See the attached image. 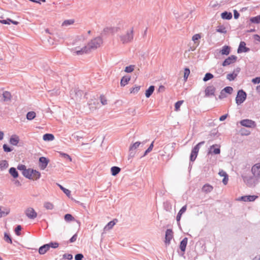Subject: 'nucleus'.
Masks as SVG:
<instances>
[{
  "label": "nucleus",
  "mask_w": 260,
  "mask_h": 260,
  "mask_svg": "<svg viewBox=\"0 0 260 260\" xmlns=\"http://www.w3.org/2000/svg\"><path fill=\"white\" fill-rule=\"evenodd\" d=\"M120 32L117 36L118 42L122 45L132 43L134 38V27L127 24H122L118 28Z\"/></svg>",
  "instance_id": "obj_1"
},
{
  "label": "nucleus",
  "mask_w": 260,
  "mask_h": 260,
  "mask_svg": "<svg viewBox=\"0 0 260 260\" xmlns=\"http://www.w3.org/2000/svg\"><path fill=\"white\" fill-rule=\"evenodd\" d=\"M103 44V40L101 37H96L91 40L86 46L82 48L80 50H77L76 55H82L90 52L92 49H95L100 47Z\"/></svg>",
  "instance_id": "obj_2"
},
{
  "label": "nucleus",
  "mask_w": 260,
  "mask_h": 260,
  "mask_svg": "<svg viewBox=\"0 0 260 260\" xmlns=\"http://www.w3.org/2000/svg\"><path fill=\"white\" fill-rule=\"evenodd\" d=\"M23 175L26 178L33 180H37L41 177L39 172L32 169H25L23 171Z\"/></svg>",
  "instance_id": "obj_3"
},
{
  "label": "nucleus",
  "mask_w": 260,
  "mask_h": 260,
  "mask_svg": "<svg viewBox=\"0 0 260 260\" xmlns=\"http://www.w3.org/2000/svg\"><path fill=\"white\" fill-rule=\"evenodd\" d=\"M85 38L83 36H79L76 39L74 43L75 47L74 52L75 54H76V52L77 50H80L82 48H83L84 46H86L85 45Z\"/></svg>",
  "instance_id": "obj_4"
},
{
  "label": "nucleus",
  "mask_w": 260,
  "mask_h": 260,
  "mask_svg": "<svg viewBox=\"0 0 260 260\" xmlns=\"http://www.w3.org/2000/svg\"><path fill=\"white\" fill-rule=\"evenodd\" d=\"M59 244L57 242H51L41 246L39 249L40 254H44L49 250L50 247L56 248L58 247Z\"/></svg>",
  "instance_id": "obj_5"
},
{
  "label": "nucleus",
  "mask_w": 260,
  "mask_h": 260,
  "mask_svg": "<svg viewBox=\"0 0 260 260\" xmlns=\"http://www.w3.org/2000/svg\"><path fill=\"white\" fill-rule=\"evenodd\" d=\"M204 141L201 142L193 148L192 150H191V152L190 156V161H193L195 160L198 156L200 146L202 144H204Z\"/></svg>",
  "instance_id": "obj_6"
},
{
  "label": "nucleus",
  "mask_w": 260,
  "mask_h": 260,
  "mask_svg": "<svg viewBox=\"0 0 260 260\" xmlns=\"http://www.w3.org/2000/svg\"><path fill=\"white\" fill-rule=\"evenodd\" d=\"M246 98V93L243 90L238 91L236 98V102L238 105H240L244 102Z\"/></svg>",
  "instance_id": "obj_7"
},
{
  "label": "nucleus",
  "mask_w": 260,
  "mask_h": 260,
  "mask_svg": "<svg viewBox=\"0 0 260 260\" xmlns=\"http://www.w3.org/2000/svg\"><path fill=\"white\" fill-rule=\"evenodd\" d=\"M220 153V146L214 144L210 146L208 151V154H219Z\"/></svg>",
  "instance_id": "obj_8"
},
{
  "label": "nucleus",
  "mask_w": 260,
  "mask_h": 260,
  "mask_svg": "<svg viewBox=\"0 0 260 260\" xmlns=\"http://www.w3.org/2000/svg\"><path fill=\"white\" fill-rule=\"evenodd\" d=\"M240 124L244 126L247 127L254 128L256 126V124L254 121L250 119H244L240 121Z\"/></svg>",
  "instance_id": "obj_9"
},
{
  "label": "nucleus",
  "mask_w": 260,
  "mask_h": 260,
  "mask_svg": "<svg viewBox=\"0 0 260 260\" xmlns=\"http://www.w3.org/2000/svg\"><path fill=\"white\" fill-rule=\"evenodd\" d=\"M25 213L27 217L30 219H34L37 216V213L32 208H27L25 210Z\"/></svg>",
  "instance_id": "obj_10"
},
{
  "label": "nucleus",
  "mask_w": 260,
  "mask_h": 260,
  "mask_svg": "<svg viewBox=\"0 0 260 260\" xmlns=\"http://www.w3.org/2000/svg\"><path fill=\"white\" fill-rule=\"evenodd\" d=\"M252 174L255 177H260V162L256 164L251 168Z\"/></svg>",
  "instance_id": "obj_11"
},
{
  "label": "nucleus",
  "mask_w": 260,
  "mask_h": 260,
  "mask_svg": "<svg viewBox=\"0 0 260 260\" xmlns=\"http://www.w3.org/2000/svg\"><path fill=\"white\" fill-rule=\"evenodd\" d=\"M237 58V57L236 56L231 55L225 59V60L222 62V65L225 67L228 65H230L232 63H233L235 62H236Z\"/></svg>",
  "instance_id": "obj_12"
},
{
  "label": "nucleus",
  "mask_w": 260,
  "mask_h": 260,
  "mask_svg": "<svg viewBox=\"0 0 260 260\" xmlns=\"http://www.w3.org/2000/svg\"><path fill=\"white\" fill-rule=\"evenodd\" d=\"M39 167L41 170H44L47 166L49 160L45 157H41L39 159Z\"/></svg>",
  "instance_id": "obj_13"
},
{
  "label": "nucleus",
  "mask_w": 260,
  "mask_h": 260,
  "mask_svg": "<svg viewBox=\"0 0 260 260\" xmlns=\"http://www.w3.org/2000/svg\"><path fill=\"white\" fill-rule=\"evenodd\" d=\"M257 198L258 196H245L241 197L238 200L244 202H252L255 201Z\"/></svg>",
  "instance_id": "obj_14"
},
{
  "label": "nucleus",
  "mask_w": 260,
  "mask_h": 260,
  "mask_svg": "<svg viewBox=\"0 0 260 260\" xmlns=\"http://www.w3.org/2000/svg\"><path fill=\"white\" fill-rule=\"evenodd\" d=\"M173 237V233L172 230L168 229L166 232L165 243L169 244Z\"/></svg>",
  "instance_id": "obj_15"
},
{
  "label": "nucleus",
  "mask_w": 260,
  "mask_h": 260,
  "mask_svg": "<svg viewBox=\"0 0 260 260\" xmlns=\"http://www.w3.org/2000/svg\"><path fill=\"white\" fill-rule=\"evenodd\" d=\"M117 219H114L112 221H111L109 222H108V224L104 228V231H108L112 229L113 227L117 222Z\"/></svg>",
  "instance_id": "obj_16"
},
{
  "label": "nucleus",
  "mask_w": 260,
  "mask_h": 260,
  "mask_svg": "<svg viewBox=\"0 0 260 260\" xmlns=\"http://www.w3.org/2000/svg\"><path fill=\"white\" fill-rule=\"evenodd\" d=\"M215 91V88L213 86H208L205 90V95L207 96L213 95L214 94Z\"/></svg>",
  "instance_id": "obj_17"
},
{
  "label": "nucleus",
  "mask_w": 260,
  "mask_h": 260,
  "mask_svg": "<svg viewBox=\"0 0 260 260\" xmlns=\"http://www.w3.org/2000/svg\"><path fill=\"white\" fill-rule=\"evenodd\" d=\"M249 50V49L246 47V43L244 42H241L238 49V53L246 52Z\"/></svg>",
  "instance_id": "obj_18"
},
{
  "label": "nucleus",
  "mask_w": 260,
  "mask_h": 260,
  "mask_svg": "<svg viewBox=\"0 0 260 260\" xmlns=\"http://www.w3.org/2000/svg\"><path fill=\"white\" fill-rule=\"evenodd\" d=\"M10 143L13 145H17L19 142V138L16 135H13L10 139Z\"/></svg>",
  "instance_id": "obj_19"
},
{
  "label": "nucleus",
  "mask_w": 260,
  "mask_h": 260,
  "mask_svg": "<svg viewBox=\"0 0 260 260\" xmlns=\"http://www.w3.org/2000/svg\"><path fill=\"white\" fill-rule=\"evenodd\" d=\"M218 174L220 176L223 177L222 182L224 185H226L229 181L228 175L224 171L221 170L219 171Z\"/></svg>",
  "instance_id": "obj_20"
},
{
  "label": "nucleus",
  "mask_w": 260,
  "mask_h": 260,
  "mask_svg": "<svg viewBox=\"0 0 260 260\" xmlns=\"http://www.w3.org/2000/svg\"><path fill=\"white\" fill-rule=\"evenodd\" d=\"M202 38L201 34H197L194 35L192 37V40L194 44L197 46H199L200 44V39Z\"/></svg>",
  "instance_id": "obj_21"
},
{
  "label": "nucleus",
  "mask_w": 260,
  "mask_h": 260,
  "mask_svg": "<svg viewBox=\"0 0 260 260\" xmlns=\"http://www.w3.org/2000/svg\"><path fill=\"white\" fill-rule=\"evenodd\" d=\"M186 209L187 206L185 205L179 210L176 217V219L178 222L180 221L182 215L186 211Z\"/></svg>",
  "instance_id": "obj_22"
},
{
  "label": "nucleus",
  "mask_w": 260,
  "mask_h": 260,
  "mask_svg": "<svg viewBox=\"0 0 260 260\" xmlns=\"http://www.w3.org/2000/svg\"><path fill=\"white\" fill-rule=\"evenodd\" d=\"M187 238H184L181 242L180 244V248L181 250L184 252L187 243Z\"/></svg>",
  "instance_id": "obj_23"
},
{
  "label": "nucleus",
  "mask_w": 260,
  "mask_h": 260,
  "mask_svg": "<svg viewBox=\"0 0 260 260\" xmlns=\"http://www.w3.org/2000/svg\"><path fill=\"white\" fill-rule=\"evenodd\" d=\"M212 186L207 184L204 185L202 187V191L205 193L210 192L213 190Z\"/></svg>",
  "instance_id": "obj_24"
},
{
  "label": "nucleus",
  "mask_w": 260,
  "mask_h": 260,
  "mask_svg": "<svg viewBox=\"0 0 260 260\" xmlns=\"http://www.w3.org/2000/svg\"><path fill=\"white\" fill-rule=\"evenodd\" d=\"M220 52L222 55H229L230 52V47L228 46H224Z\"/></svg>",
  "instance_id": "obj_25"
},
{
  "label": "nucleus",
  "mask_w": 260,
  "mask_h": 260,
  "mask_svg": "<svg viewBox=\"0 0 260 260\" xmlns=\"http://www.w3.org/2000/svg\"><path fill=\"white\" fill-rule=\"evenodd\" d=\"M43 139L44 141H53L54 139L53 135L51 134H46L43 135Z\"/></svg>",
  "instance_id": "obj_26"
},
{
  "label": "nucleus",
  "mask_w": 260,
  "mask_h": 260,
  "mask_svg": "<svg viewBox=\"0 0 260 260\" xmlns=\"http://www.w3.org/2000/svg\"><path fill=\"white\" fill-rule=\"evenodd\" d=\"M221 16L223 19L230 20L232 18V14L230 12H224L221 13Z\"/></svg>",
  "instance_id": "obj_27"
},
{
  "label": "nucleus",
  "mask_w": 260,
  "mask_h": 260,
  "mask_svg": "<svg viewBox=\"0 0 260 260\" xmlns=\"http://www.w3.org/2000/svg\"><path fill=\"white\" fill-rule=\"evenodd\" d=\"M9 173L14 178H16L18 177V173L16 171L15 168L12 167L9 169Z\"/></svg>",
  "instance_id": "obj_28"
},
{
  "label": "nucleus",
  "mask_w": 260,
  "mask_h": 260,
  "mask_svg": "<svg viewBox=\"0 0 260 260\" xmlns=\"http://www.w3.org/2000/svg\"><path fill=\"white\" fill-rule=\"evenodd\" d=\"M131 79V77L128 76H124L122 78L120 84L121 86H124L126 85Z\"/></svg>",
  "instance_id": "obj_29"
},
{
  "label": "nucleus",
  "mask_w": 260,
  "mask_h": 260,
  "mask_svg": "<svg viewBox=\"0 0 260 260\" xmlns=\"http://www.w3.org/2000/svg\"><path fill=\"white\" fill-rule=\"evenodd\" d=\"M3 96L4 101H10L12 97L11 93L7 91L3 92Z\"/></svg>",
  "instance_id": "obj_30"
},
{
  "label": "nucleus",
  "mask_w": 260,
  "mask_h": 260,
  "mask_svg": "<svg viewBox=\"0 0 260 260\" xmlns=\"http://www.w3.org/2000/svg\"><path fill=\"white\" fill-rule=\"evenodd\" d=\"M154 90V86H150L149 88L146 90L145 92V96L147 98H149L150 96V95L152 94Z\"/></svg>",
  "instance_id": "obj_31"
},
{
  "label": "nucleus",
  "mask_w": 260,
  "mask_h": 260,
  "mask_svg": "<svg viewBox=\"0 0 260 260\" xmlns=\"http://www.w3.org/2000/svg\"><path fill=\"white\" fill-rule=\"evenodd\" d=\"M9 166L8 161L6 160H3L0 161V169L2 170L7 169Z\"/></svg>",
  "instance_id": "obj_32"
},
{
  "label": "nucleus",
  "mask_w": 260,
  "mask_h": 260,
  "mask_svg": "<svg viewBox=\"0 0 260 260\" xmlns=\"http://www.w3.org/2000/svg\"><path fill=\"white\" fill-rule=\"evenodd\" d=\"M111 171L113 176H116L120 172V169L117 167H113L111 169Z\"/></svg>",
  "instance_id": "obj_33"
},
{
  "label": "nucleus",
  "mask_w": 260,
  "mask_h": 260,
  "mask_svg": "<svg viewBox=\"0 0 260 260\" xmlns=\"http://www.w3.org/2000/svg\"><path fill=\"white\" fill-rule=\"evenodd\" d=\"M140 144L141 142H136L134 144H132L129 148V151L135 150L140 146Z\"/></svg>",
  "instance_id": "obj_34"
},
{
  "label": "nucleus",
  "mask_w": 260,
  "mask_h": 260,
  "mask_svg": "<svg viewBox=\"0 0 260 260\" xmlns=\"http://www.w3.org/2000/svg\"><path fill=\"white\" fill-rule=\"evenodd\" d=\"M216 31L220 33L226 34L227 31L226 28L223 25H219L217 26Z\"/></svg>",
  "instance_id": "obj_35"
},
{
  "label": "nucleus",
  "mask_w": 260,
  "mask_h": 260,
  "mask_svg": "<svg viewBox=\"0 0 260 260\" xmlns=\"http://www.w3.org/2000/svg\"><path fill=\"white\" fill-rule=\"evenodd\" d=\"M237 76V74L234 72L233 73L229 74L227 75L226 78L229 81L234 80Z\"/></svg>",
  "instance_id": "obj_36"
},
{
  "label": "nucleus",
  "mask_w": 260,
  "mask_h": 260,
  "mask_svg": "<svg viewBox=\"0 0 260 260\" xmlns=\"http://www.w3.org/2000/svg\"><path fill=\"white\" fill-rule=\"evenodd\" d=\"M36 117V113L31 111L29 112L26 115V118L28 120H32Z\"/></svg>",
  "instance_id": "obj_37"
},
{
  "label": "nucleus",
  "mask_w": 260,
  "mask_h": 260,
  "mask_svg": "<svg viewBox=\"0 0 260 260\" xmlns=\"http://www.w3.org/2000/svg\"><path fill=\"white\" fill-rule=\"evenodd\" d=\"M233 88L230 86L225 87L221 92V94H223L224 92L231 94L233 92Z\"/></svg>",
  "instance_id": "obj_38"
},
{
  "label": "nucleus",
  "mask_w": 260,
  "mask_h": 260,
  "mask_svg": "<svg viewBox=\"0 0 260 260\" xmlns=\"http://www.w3.org/2000/svg\"><path fill=\"white\" fill-rule=\"evenodd\" d=\"M184 101L183 100L179 101L176 102L175 104V110L176 111H178L180 110V108L181 105L183 104Z\"/></svg>",
  "instance_id": "obj_39"
},
{
  "label": "nucleus",
  "mask_w": 260,
  "mask_h": 260,
  "mask_svg": "<svg viewBox=\"0 0 260 260\" xmlns=\"http://www.w3.org/2000/svg\"><path fill=\"white\" fill-rule=\"evenodd\" d=\"M250 21L254 23H260V16H257L250 18Z\"/></svg>",
  "instance_id": "obj_40"
},
{
  "label": "nucleus",
  "mask_w": 260,
  "mask_h": 260,
  "mask_svg": "<svg viewBox=\"0 0 260 260\" xmlns=\"http://www.w3.org/2000/svg\"><path fill=\"white\" fill-rule=\"evenodd\" d=\"M213 78V75L211 73H206L203 78V81L206 82Z\"/></svg>",
  "instance_id": "obj_41"
},
{
  "label": "nucleus",
  "mask_w": 260,
  "mask_h": 260,
  "mask_svg": "<svg viewBox=\"0 0 260 260\" xmlns=\"http://www.w3.org/2000/svg\"><path fill=\"white\" fill-rule=\"evenodd\" d=\"M190 74V70L188 68H185L184 72V79L186 81Z\"/></svg>",
  "instance_id": "obj_42"
},
{
  "label": "nucleus",
  "mask_w": 260,
  "mask_h": 260,
  "mask_svg": "<svg viewBox=\"0 0 260 260\" xmlns=\"http://www.w3.org/2000/svg\"><path fill=\"white\" fill-rule=\"evenodd\" d=\"M135 66L130 65L125 68L124 71L126 73H131L134 70Z\"/></svg>",
  "instance_id": "obj_43"
},
{
  "label": "nucleus",
  "mask_w": 260,
  "mask_h": 260,
  "mask_svg": "<svg viewBox=\"0 0 260 260\" xmlns=\"http://www.w3.org/2000/svg\"><path fill=\"white\" fill-rule=\"evenodd\" d=\"M140 89V86H135V87L132 88L130 89V92L131 93H134V94L136 93L139 91Z\"/></svg>",
  "instance_id": "obj_44"
},
{
  "label": "nucleus",
  "mask_w": 260,
  "mask_h": 260,
  "mask_svg": "<svg viewBox=\"0 0 260 260\" xmlns=\"http://www.w3.org/2000/svg\"><path fill=\"white\" fill-rule=\"evenodd\" d=\"M60 188L63 191V192L69 197L71 196V191L68 189H66L62 187L61 185H59Z\"/></svg>",
  "instance_id": "obj_45"
},
{
  "label": "nucleus",
  "mask_w": 260,
  "mask_h": 260,
  "mask_svg": "<svg viewBox=\"0 0 260 260\" xmlns=\"http://www.w3.org/2000/svg\"><path fill=\"white\" fill-rule=\"evenodd\" d=\"M44 207L46 209L48 210H52L54 206L51 203L46 202L44 204Z\"/></svg>",
  "instance_id": "obj_46"
},
{
  "label": "nucleus",
  "mask_w": 260,
  "mask_h": 260,
  "mask_svg": "<svg viewBox=\"0 0 260 260\" xmlns=\"http://www.w3.org/2000/svg\"><path fill=\"white\" fill-rule=\"evenodd\" d=\"M9 212L8 211H5V209L0 207V217L3 216H5L8 214Z\"/></svg>",
  "instance_id": "obj_47"
},
{
  "label": "nucleus",
  "mask_w": 260,
  "mask_h": 260,
  "mask_svg": "<svg viewBox=\"0 0 260 260\" xmlns=\"http://www.w3.org/2000/svg\"><path fill=\"white\" fill-rule=\"evenodd\" d=\"M74 23V20L73 19L67 20H65L62 23V25L63 26H67V25L73 24Z\"/></svg>",
  "instance_id": "obj_48"
},
{
  "label": "nucleus",
  "mask_w": 260,
  "mask_h": 260,
  "mask_svg": "<svg viewBox=\"0 0 260 260\" xmlns=\"http://www.w3.org/2000/svg\"><path fill=\"white\" fill-rule=\"evenodd\" d=\"M64 219L67 221L74 220V218L70 214H67L64 216Z\"/></svg>",
  "instance_id": "obj_49"
},
{
  "label": "nucleus",
  "mask_w": 260,
  "mask_h": 260,
  "mask_svg": "<svg viewBox=\"0 0 260 260\" xmlns=\"http://www.w3.org/2000/svg\"><path fill=\"white\" fill-rule=\"evenodd\" d=\"M4 239L8 243H11V244L12 243L11 238H10L9 235L8 234H7V233H5Z\"/></svg>",
  "instance_id": "obj_50"
},
{
  "label": "nucleus",
  "mask_w": 260,
  "mask_h": 260,
  "mask_svg": "<svg viewBox=\"0 0 260 260\" xmlns=\"http://www.w3.org/2000/svg\"><path fill=\"white\" fill-rule=\"evenodd\" d=\"M153 143H154V142L153 141L151 143V144H150V145L149 146V147H148V148L145 151V152L144 153V155H146L148 153H149L152 151V150L153 148Z\"/></svg>",
  "instance_id": "obj_51"
},
{
  "label": "nucleus",
  "mask_w": 260,
  "mask_h": 260,
  "mask_svg": "<svg viewBox=\"0 0 260 260\" xmlns=\"http://www.w3.org/2000/svg\"><path fill=\"white\" fill-rule=\"evenodd\" d=\"M60 154L62 157L66 159H68L70 161H72V158L68 154L63 153H60Z\"/></svg>",
  "instance_id": "obj_52"
},
{
  "label": "nucleus",
  "mask_w": 260,
  "mask_h": 260,
  "mask_svg": "<svg viewBox=\"0 0 260 260\" xmlns=\"http://www.w3.org/2000/svg\"><path fill=\"white\" fill-rule=\"evenodd\" d=\"M21 227L20 225H18L15 230V233L17 235V236H20V231H21Z\"/></svg>",
  "instance_id": "obj_53"
},
{
  "label": "nucleus",
  "mask_w": 260,
  "mask_h": 260,
  "mask_svg": "<svg viewBox=\"0 0 260 260\" xmlns=\"http://www.w3.org/2000/svg\"><path fill=\"white\" fill-rule=\"evenodd\" d=\"M3 149L6 152H11L12 150V149L8 147L6 144H4L3 145Z\"/></svg>",
  "instance_id": "obj_54"
},
{
  "label": "nucleus",
  "mask_w": 260,
  "mask_h": 260,
  "mask_svg": "<svg viewBox=\"0 0 260 260\" xmlns=\"http://www.w3.org/2000/svg\"><path fill=\"white\" fill-rule=\"evenodd\" d=\"M83 258L82 254H77L75 256V260H82Z\"/></svg>",
  "instance_id": "obj_55"
},
{
  "label": "nucleus",
  "mask_w": 260,
  "mask_h": 260,
  "mask_svg": "<svg viewBox=\"0 0 260 260\" xmlns=\"http://www.w3.org/2000/svg\"><path fill=\"white\" fill-rule=\"evenodd\" d=\"M101 102L103 105L107 104V100L104 96H101Z\"/></svg>",
  "instance_id": "obj_56"
},
{
  "label": "nucleus",
  "mask_w": 260,
  "mask_h": 260,
  "mask_svg": "<svg viewBox=\"0 0 260 260\" xmlns=\"http://www.w3.org/2000/svg\"><path fill=\"white\" fill-rule=\"evenodd\" d=\"M252 82L254 84H257L260 83V77H256L252 80Z\"/></svg>",
  "instance_id": "obj_57"
},
{
  "label": "nucleus",
  "mask_w": 260,
  "mask_h": 260,
  "mask_svg": "<svg viewBox=\"0 0 260 260\" xmlns=\"http://www.w3.org/2000/svg\"><path fill=\"white\" fill-rule=\"evenodd\" d=\"M77 234H75L70 239V242L71 243H72V242H74L75 241H76V240H77Z\"/></svg>",
  "instance_id": "obj_58"
},
{
  "label": "nucleus",
  "mask_w": 260,
  "mask_h": 260,
  "mask_svg": "<svg viewBox=\"0 0 260 260\" xmlns=\"http://www.w3.org/2000/svg\"><path fill=\"white\" fill-rule=\"evenodd\" d=\"M9 19H7V20H0V22L3 23V24H10V22L11 21H9L8 20Z\"/></svg>",
  "instance_id": "obj_59"
},
{
  "label": "nucleus",
  "mask_w": 260,
  "mask_h": 260,
  "mask_svg": "<svg viewBox=\"0 0 260 260\" xmlns=\"http://www.w3.org/2000/svg\"><path fill=\"white\" fill-rule=\"evenodd\" d=\"M228 116V114L223 115H222L220 117L219 120L220 121H223V120H224L227 118Z\"/></svg>",
  "instance_id": "obj_60"
},
{
  "label": "nucleus",
  "mask_w": 260,
  "mask_h": 260,
  "mask_svg": "<svg viewBox=\"0 0 260 260\" xmlns=\"http://www.w3.org/2000/svg\"><path fill=\"white\" fill-rule=\"evenodd\" d=\"M64 257L69 260H71L73 258L72 255L70 254H65V255H64Z\"/></svg>",
  "instance_id": "obj_61"
},
{
  "label": "nucleus",
  "mask_w": 260,
  "mask_h": 260,
  "mask_svg": "<svg viewBox=\"0 0 260 260\" xmlns=\"http://www.w3.org/2000/svg\"><path fill=\"white\" fill-rule=\"evenodd\" d=\"M234 18L235 19L238 18V17L239 16V14L238 13V12L236 10H234Z\"/></svg>",
  "instance_id": "obj_62"
},
{
  "label": "nucleus",
  "mask_w": 260,
  "mask_h": 260,
  "mask_svg": "<svg viewBox=\"0 0 260 260\" xmlns=\"http://www.w3.org/2000/svg\"><path fill=\"white\" fill-rule=\"evenodd\" d=\"M253 37H254V39L255 40L260 42V36L259 35H254Z\"/></svg>",
  "instance_id": "obj_63"
},
{
  "label": "nucleus",
  "mask_w": 260,
  "mask_h": 260,
  "mask_svg": "<svg viewBox=\"0 0 260 260\" xmlns=\"http://www.w3.org/2000/svg\"><path fill=\"white\" fill-rule=\"evenodd\" d=\"M18 169L23 170L24 171V170L26 169L24 165H20L18 166Z\"/></svg>",
  "instance_id": "obj_64"
}]
</instances>
